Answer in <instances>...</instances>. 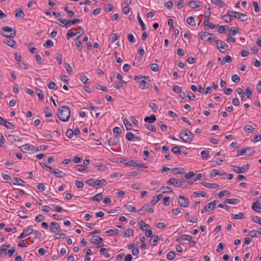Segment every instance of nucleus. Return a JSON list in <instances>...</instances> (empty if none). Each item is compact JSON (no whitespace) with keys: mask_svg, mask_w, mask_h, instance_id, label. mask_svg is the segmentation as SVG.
Listing matches in <instances>:
<instances>
[{"mask_svg":"<svg viewBox=\"0 0 261 261\" xmlns=\"http://www.w3.org/2000/svg\"><path fill=\"white\" fill-rule=\"evenodd\" d=\"M57 115L59 119L64 122L68 121L70 116V110L67 106H62L59 108Z\"/></svg>","mask_w":261,"mask_h":261,"instance_id":"1","label":"nucleus"},{"mask_svg":"<svg viewBox=\"0 0 261 261\" xmlns=\"http://www.w3.org/2000/svg\"><path fill=\"white\" fill-rule=\"evenodd\" d=\"M1 34L3 36L9 38H14L16 35L15 29L7 26L3 27L2 28Z\"/></svg>","mask_w":261,"mask_h":261,"instance_id":"2","label":"nucleus"},{"mask_svg":"<svg viewBox=\"0 0 261 261\" xmlns=\"http://www.w3.org/2000/svg\"><path fill=\"white\" fill-rule=\"evenodd\" d=\"M179 138L184 142H190L193 140L194 136L191 131L186 129L181 131L179 134Z\"/></svg>","mask_w":261,"mask_h":261,"instance_id":"3","label":"nucleus"},{"mask_svg":"<svg viewBox=\"0 0 261 261\" xmlns=\"http://www.w3.org/2000/svg\"><path fill=\"white\" fill-rule=\"evenodd\" d=\"M201 39L206 42L213 43L216 40V37L212 34L206 32H202L199 33Z\"/></svg>","mask_w":261,"mask_h":261,"instance_id":"4","label":"nucleus"},{"mask_svg":"<svg viewBox=\"0 0 261 261\" xmlns=\"http://www.w3.org/2000/svg\"><path fill=\"white\" fill-rule=\"evenodd\" d=\"M216 44L218 50L222 53H225L228 49V45L222 40H217Z\"/></svg>","mask_w":261,"mask_h":261,"instance_id":"5","label":"nucleus"},{"mask_svg":"<svg viewBox=\"0 0 261 261\" xmlns=\"http://www.w3.org/2000/svg\"><path fill=\"white\" fill-rule=\"evenodd\" d=\"M234 11L228 10L227 13L222 16V18L227 23H229L233 20L234 17Z\"/></svg>","mask_w":261,"mask_h":261,"instance_id":"6","label":"nucleus"},{"mask_svg":"<svg viewBox=\"0 0 261 261\" xmlns=\"http://www.w3.org/2000/svg\"><path fill=\"white\" fill-rule=\"evenodd\" d=\"M178 203L182 207H188L190 204V201L188 198L184 196H179Z\"/></svg>","mask_w":261,"mask_h":261,"instance_id":"7","label":"nucleus"},{"mask_svg":"<svg viewBox=\"0 0 261 261\" xmlns=\"http://www.w3.org/2000/svg\"><path fill=\"white\" fill-rule=\"evenodd\" d=\"M124 164L130 166H137L142 168H147V166H145L144 164L139 163L138 161H134L133 160H129L127 162L125 161Z\"/></svg>","mask_w":261,"mask_h":261,"instance_id":"8","label":"nucleus"},{"mask_svg":"<svg viewBox=\"0 0 261 261\" xmlns=\"http://www.w3.org/2000/svg\"><path fill=\"white\" fill-rule=\"evenodd\" d=\"M217 202L216 200H214L208 204H206L204 208L201 210V213H204L205 212H210L215 209Z\"/></svg>","mask_w":261,"mask_h":261,"instance_id":"9","label":"nucleus"},{"mask_svg":"<svg viewBox=\"0 0 261 261\" xmlns=\"http://www.w3.org/2000/svg\"><path fill=\"white\" fill-rule=\"evenodd\" d=\"M249 166L248 164L243 165L241 167H240L239 166H233V171L239 174L241 173H245L246 171H247L249 169Z\"/></svg>","mask_w":261,"mask_h":261,"instance_id":"10","label":"nucleus"},{"mask_svg":"<svg viewBox=\"0 0 261 261\" xmlns=\"http://www.w3.org/2000/svg\"><path fill=\"white\" fill-rule=\"evenodd\" d=\"M77 30H80V32H74L70 31L71 30H70L66 35L67 39L69 40L71 37L75 36L77 34H80L77 37V38H79L81 35L84 33V30L81 27L77 28Z\"/></svg>","mask_w":261,"mask_h":261,"instance_id":"11","label":"nucleus"},{"mask_svg":"<svg viewBox=\"0 0 261 261\" xmlns=\"http://www.w3.org/2000/svg\"><path fill=\"white\" fill-rule=\"evenodd\" d=\"M234 17L241 20L242 21H247L249 20V16L242 13L234 11Z\"/></svg>","mask_w":261,"mask_h":261,"instance_id":"12","label":"nucleus"},{"mask_svg":"<svg viewBox=\"0 0 261 261\" xmlns=\"http://www.w3.org/2000/svg\"><path fill=\"white\" fill-rule=\"evenodd\" d=\"M167 184L169 185H173L178 188L182 187L181 181L175 178H171L167 181Z\"/></svg>","mask_w":261,"mask_h":261,"instance_id":"13","label":"nucleus"},{"mask_svg":"<svg viewBox=\"0 0 261 261\" xmlns=\"http://www.w3.org/2000/svg\"><path fill=\"white\" fill-rule=\"evenodd\" d=\"M252 208L256 212H260L261 210V196L258 200L252 203Z\"/></svg>","mask_w":261,"mask_h":261,"instance_id":"14","label":"nucleus"},{"mask_svg":"<svg viewBox=\"0 0 261 261\" xmlns=\"http://www.w3.org/2000/svg\"><path fill=\"white\" fill-rule=\"evenodd\" d=\"M61 228L60 224L56 222H53L50 224V230L51 232L55 233L59 231Z\"/></svg>","mask_w":261,"mask_h":261,"instance_id":"15","label":"nucleus"},{"mask_svg":"<svg viewBox=\"0 0 261 261\" xmlns=\"http://www.w3.org/2000/svg\"><path fill=\"white\" fill-rule=\"evenodd\" d=\"M8 140L11 142V144L14 143L15 142H21L22 141V139H21L17 135H10L8 137Z\"/></svg>","mask_w":261,"mask_h":261,"instance_id":"16","label":"nucleus"},{"mask_svg":"<svg viewBox=\"0 0 261 261\" xmlns=\"http://www.w3.org/2000/svg\"><path fill=\"white\" fill-rule=\"evenodd\" d=\"M201 185L203 186H204L206 188H207L208 189H215L219 187V185L217 184L209 183V182H205V181H202L201 182Z\"/></svg>","mask_w":261,"mask_h":261,"instance_id":"17","label":"nucleus"},{"mask_svg":"<svg viewBox=\"0 0 261 261\" xmlns=\"http://www.w3.org/2000/svg\"><path fill=\"white\" fill-rule=\"evenodd\" d=\"M109 249L105 248H101L99 250L100 254L106 258L111 257V254L109 253Z\"/></svg>","mask_w":261,"mask_h":261,"instance_id":"18","label":"nucleus"},{"mask_svg":"<svg viewBox=\"0 0 261 261\" xmlns=\"http://www.w3.org/2000/svg\"><path fill=\"white\" fill-rule=\"evenodd\" d=\"M119 142V140L117 136H116L113 138H111L108 140V144L110 146H115L118 144Z\"/></svg>","mask_w":261,"mask_h":261,"instance_id":"19","label":"nucleus"},{"mask_svg":"<svg viewBox=\"0 0 261 261\" xmlns=\"http://www.w3.org/2000/svg\"><path fill=\"white\" fill-rule=\"evenodd\" d=\"M3 42L12 48L16 47V43L14 40L12 39L11 38H9V39L4 40L3 41Z\"/></svg>","mask_w":261,"mask_h":261,"instance_id":"20","label":"nucleus"},{"mask_svg":"<svg viewBox=\"0 0 261 261\" xmlns=\"http://www.w3.org/2000/svg\"><path fill=\"white\" fill-rule=\"evenodd\" d=\"M140 84L139 85V88L141 89L145 90L149 88V84L147 81H146L144 80V79L143 80H142L141 81H140Z\"/></svg>","mask_w":261,"mask_h":261,"instance_id":"21","label":"nucleus"},{"mask_svg":"<svg viewBox=\"0 0 261 261\" xmlns=\"http://www.w3.org/2000/svg\"><path fill=\"white\" fill-rule=\"evenodd\" d=\"M158 240H159V238H158V236H156V235L152 236L151 239L149 240V244L151 246H154L156 245Z\"/></svg>","mask_w":261,"mask_h":261,"instance_id":"22","label":"nucleus"},{"mask_svg":"<svg viewBox=\"0 0 261 261\" xmlns=\"http://www.w3.org/2000/svg\"><path fill=\"white\" fill-rule=\"evenodd\" d=\"M201 2L191 1L189 2L188 5L192 9H196L199 7H200V4Z\"/></svg>","mask_w":261,"mask_h":261,"instance_id":"23","label":"nucleus"},{"mask_svg":"<svg viewBox=\"0 0 261 261\" xmlns=\"http://www.w3.org/2000/svg\"><path fill=\"white\" fill-rule=\"evenodd\" d=\"M81 22V20L78 18L74 19L72 20H68V22L66 23V28H68L70 27L71 25L74 24H77Z\"/></svg>","mask_w":261,"mask_h":261,"instance_id":"24","label":"nucleus"},{"mask_svg":"<svg viewBox=\"0 0 261 261\" xmlns=\"http://www.w3.org/2000/svg\"><path fill=\"white\" fill-rule=\"evenodd\" d=\"M247 150H250L251 152H253V149L251 148H243L238 151V155H246Z\"/></svg>","mask_w":261,"mask_h":261,"instance_id":"25","label":"nucleus"},{"mask_svg":"<svg viewBox=\"0 0 261 261\" xmlns=\"http://www.w3.org/2000/svg\"><path fill=\"white\" fill-rule=\"evenodd\" d=\"M25 16L24 13L23 12L22 10L17 9L16 10L15 12V17H17L20 19H23Z\"/></svg>","mask_w":261,"mask_h":261,"instance_id":"26","label":"nucleus"},{"mask_svg":"<svg viewBox=\"0 0 261 261\" xmlns=\"http://www.w3.org/2000/svg\"><path fill=\"white\" fill-rule=\"evenodd\" d=\"M226 203L229 204L236 205L240 202V200L237 198L226 199L225 200Z\"/></svg>","mask_w":261,"mask_h":261,"instance_id":"27","label":"nucleus"},{"mask_svg":"<svg viewBox=\"0 0 261 261\" xmlns=\"http://www.w3.org/2000/svg\"><path fill=\"white\" fill-rule=\"evenodd\" d=\"M193 196L195 197H207V195L206 193L204 191H196L193 193Z\"/></svg>","mask_w":261,"mask_h":261,"instance_id":"28","label":"nucleus"},{"mask_svg":"<svg viewBox=\"0 0 261 261\" xmlns=\"http://www.w3.org/2000/svg\"><path fill=\"white\" fill-rule=\"evenodd\" d=\"M13 184L20 186H24L25 182L21 179L18 177H14L13 181Z\"/></svg>","mask_w":261,"mask_h":261,"instance_id":"29","label":"nucleus"},{"mask_svg":"<svg viewBox=\"0 0 261 261\" xmlns=\"http://www.w3.org/2000/svg\"><path fill=\"white\" fill-rule=\"evenodd\" d=\"M218 175H219L220 176H223V173L221 174L219 170H217V169H213V170H211L210 172V176L211 178L215 177Z\"/></svg>","mask_w":261,"mask_h":261,"instance_id":"30","label":"nucleus"},{"mask_svg":"<svg viewBox=\"0 0 261 261\" xmlns=\"http://www.w3.org/2000/svg\"><path fill=\"white\" fill-rule=\"evenodd\" d=\"M244 130L247 133H251L255 130V128L250 125H246L244 127Z\"/></svg>","mask_w":261,"mask_h":261,"instance_id":"31","label":"nucleus"},{"mask_svg":"<svg viewBox=\"0 0 261 261\" xmlns=\"http://www.w3.org/2000/svg\"><path fill=\"white\" fill-rule=\"evenodd\" d=\"M187 22L188 24L192 26L196 25L195 18L193 16H190L188 17L187 19Z\"/></svg>","mask_w":261,"mask_h":261,"instance_id":"32","label":"nucleus"},{"mask_svg":"<svg viewBox=\"0 0 261 261\" xmlns=\"http://www.w3.org/2000/svg\"><path fill=\"white\" fill-rule=\"evenodd\" d=\"M145 122H148L149 123H153L156 120V117L155 115H152L150 116L146 117L144 119Z\"/></svg>","mask_w":261,"mask_h":261,"instance_id":"33","label":"nucleus"},{"mask_svg":"<svg viewBox=\"0 0 261 261\" xmlns=\"http://www.w3.org/2000/svg\"><path fill=\"white\" fill-rule=\"evenodd\" d=\"M211 2L213 4L220 8L224 7L225 5L224 3L222 2L221 0H211Z\"/></svg>","mask_w":261,"mask_h":261,"instance_id":"34","label":"nucleus"},{"mask_svg":"<svg viewBox=\"0 0 261 261\" xmlns=\"http://www.w3.org/2000/svg\"><path fill=\"white\" fill-rule=\"evenodd\" d=\"M159 191H162L163 193H170L173 192V190L168 187H162Z\"/></svg>","mask_w":261,"mask_h":261,"instance_id":"35","label":"nucleus"},{"mask_svg":"<svg viewBox=\"0 0 261 261\" xmlns=\"http://www.w3.org/2000/svg\"><path fill=\"white\" fill-rule=\"evenodd\" d=\"M134 234V230L132 228H128L124 231V237H129L133 236Z\"/></svg>","mask_w":261,"mask_h":261,"instance_id":"36","label":"nucleus"},{"mask_svg":"<svg viewBox=\"0 0 261 261\" xmlns=\"http://www.w3.org/2000/svg\"><path fill=\"white\" fill-rule=\"evenodd\" d=\"M3 126H5L10 130H13L15 128V126L13 123L10 122H8L6 120Z\"/></svg>","mask_w":261,"mask_h":261,"instance_id":"37","label":"nucleus"},{"mask_svg":"<svg viewBox=\"0 0 261 261\" xmlns=\"http://www.w3.org/2000/svg\"><path fill=\"white\" fill-rule=\"evenodd\" d=\"M188 0H179L178 1L176 6L178 9H180L184 6V5L186 4Z\"/></svg>","mask_w":261,"mask_h":261,"instance_id":"38","label":"nucleus"},{"mask_svg":"<svg viewBox=\"0 0 261 261\" xmlns=\"http://www.w3.org/2000/svg\"><path fill=\"white\" fill-rule=\"evenodd\" d=\"M232 61V58L230 56L227 55L222 61L221 64L224 65L226 63H230Z\"/></svg>","mask_w":261,"mask_h":261,"instance_id":"39","label":"nucleus"},{"mask_svg":"<svg viewBox=\"0 0 261 261\" xmlns=\"http://www.w3.org/2000/svg\"><path fill=\"white\" fill-rule=\"evenodd\" d=\"M23 231L24 232L25 235L27 236L33 232V229L32 228V226H29L23 230Z\"/></svg>","mask_w":261,"mask_h":261,"instance_id":"40","label":"nucleus"},{"mask_svg":"<svg viewBox=\"0 0 261 261\" xmlns=\"http://www.w3.org/2000/svg\"><path fill=\"white\" fill-rule=\"evenodd\" d=\"M138 21H139V23L141 25V29L143 30H145L146 29V26H145L144 23L143 22L142 18H141L139 13L138 14Z\"/></svg>","mask_w":261,"mask_h":261,"instance_id":"41","label":"nucleus"},{"mask_svg":"<svg viewBox=\"0 0 261 261\" xmlns=\"http://www.w3.org/2000/svg\"><path fill=\"white\" fill-rule=\"evenodd\" d=\"M180 238L182 240H185V241H188L189 242L190 241H191V240H192V239H193V237L191 235L185 234L181 235L180 236Z\"/></svg>","mask_w":261,"mask_h":261,"instance_id":"42","label":"nucleus"},{"mask_svg":"<svg viewBox=\"0 0 261 261\" xmlns=\"http://www.w3.org/2000/svg\"><path fill=\"white\" fill-rule=\"evenodd\" d=\"M86 183L88 185L92 186H98V180L94 181L92 179L87 180L86 181Z\"/></svg>","mask_w":261,"mask_h":261,"instance_id":"43","label":"nucleus"},{"mask_svg":"<svg viewBox=\"0 0 261 261\" xmlns=\"http://www.w3.org/2000/svg\"><path fill=\"white\" fill-rule=\"evenodd\" d=\"M44 113L45 116L47 117H51L53 115L52 111L48 107L45 108Z\"/></svg>","mask_w":261,"mask_h":261,"instance_id":"44","label":"nucleus"},{"mask_svg":"<svg viewBox=\"0 0 261 261\" xmlns=\"http://www.w3.org/2000/svg\"><path fill=\"white\" fill-rule=\"evenodd\" d=\"M123 123L125 126L126 130H131L132 129V124L127 120V119H124L123 120Z\"/></svg>","mask_w":261,"mask_h":261,"instance_id":"45","label":"nucleus"},{"mask_svg":"<svg viewBox=\"0 0 261 261\" xmlns=\"http://www.w3.org/2000/svg\"><path fill=\"white\" fill-rule=\"evenodd\" d=\"M200 154L203 158L206 159L209 156L210 151L207 150H203L201 151Z\"/></svg>","mask_w":261,"mask_h":261,"instance_id":"46","label":"nucleus"},{"mask_svg":"<svg viewBox=\"0 0 261 261\" xmlns=\"http://www.w3.org/2000/svg\"><path fill=\"white\" fill-rule=\"evenodd\" d=\"M211 14V9L210 7L208 8L205 10L204 12V18L210 19Z\"/></svg>","mask_w":261,"mask_h":261,"instance_id":"47","label":"nucleus"},{"mask_svg":"<svg viewBox=\"0 0 261 261\" xmlns=\"http://www.w3.org/2000/svg\"><path fill=\"white\" fill-rule=\"evenodd\" d=\"M149 107L151 108L154 112H155L158 110V106L153 102H150L149 103Z\"/></svg>","mask_w":261,"mask_h":261,"instance_id":"48","label":"nucleus"},{"mask_svg":"<svg viewBox=\"0 0 261 261\" xmlns=\"http://www.w3.org/2000/svg\"><path fill=\"white\" fill-rule=\"evenodd\" d=\"M232 81L235 83H238L240 82L241 79L238 74H233L231 77Z\"/></svg>","mask_w":261,"mask_h":261,"instance_id":"49","label":"nucleus"},{"mask_svg":"<svg viewBox=\"0 0 261 261\" xmlns=\"http://www.w3.org/2000/svg\"><path fill=\"white\" fill-rule=\"evenodd\" d=\"M175 253L174 251H169L167 254V258L169 260H172L174 258Z\"/></svg>","mask_w":261,"mask_h":261,"instance_id":"50","label":"nucleus"},{"mask_svg":"<svg viewBox=\"0 0 261 261\" xmlns=\"http://www.w3.org/2000/svg\"><path fill=\"white\" fill-rule=\"evenodd\" d=\"M237 93L239 94V95L240 96L241 99L243 100L244 97H245V94L243 90L241 88H238L237 89Z\"/></svg>","mask_w":261,"mask_h":261,"instance_id":"51","label":"nucleus"},{"mask_svg":"<svg viewBox=\"0 0 261 261\" xmlns=\"http://www.w3.org/2000/svg\"><path fill=\"white\" fill-rule=\"evenodd\" d=\"M43 46L46 48L52 47L54 46V42L51 40H47L44 44Z\"/></svg>","mask_w":261,"mask_h":261,"instance_id":"52","label":"nucleus"},{"mask_svg":"<svg viewBox=\"0 0 261 261\" xmlns=\"http://www.w3.org/2000/svg\"><path fill=\"white\" fill-rule=\"evenodd\" d=\"M145 126L147 129L150 131L154 132L156 130L155 127L151 124H146L145 125Z\"/></svg>","mask_w":261,"mask_h":261,"instance_id":"53","label":"nucleus"},{"mask_svg":"<svg viewBox=\"0 0 261 261\" xmlns=\"http://www.w3.org/2000/svg\"><path fill=\"white\" fill-rule=\"evenodd\" d=\"M113 8L114 7L112 5L108 4V5H106L104 6L103 9L106 12H110L113 9Z\"/></svg>","mask_w":261,"mask_h":261,"instance_id":"54","label":"nucleus"},{"mask_svg":"<svg viewBox=\"0 0 261 261\" xmlns=\"http://www.w3.org/2000/svg\"><path fill=\"white\" fill-rule=\"evenodd\" d=\"M244 214L243 213H239L238 214L232 215V218L234 219H241L243 218Z\"/></svg>","mask_w":261,"mask_h":261,"instance_id":"55","label":"nucleus"},{"mask_svg":"<svg viewBox=\"0 0 261 261\" xmlns=\"http://www.w3.org/2000/svg\"><path fill=\"white\" fill-rule=\"evenodd\" d=\"M159 66L157 64L153 63L150 65V69L152 71L156 72L159 70Z\"/></svg>","mask_w":261,"mask_h":261,"instance_id":"56","label":"nucleus"},{"mask_svg":"<svg viewBox=\"0 0 261 261\" xmlns=\"http://www.w3.org/2000/svg\"><path fill=\"white\" fill-rule=\"evenodd\" d=\"M230 195V192L228 191L223 190V191H220V192L219 193V196L220 198H222L226 195Z\"/></svg>","mask_w":261,"mask_h":261,"instance_id":"57","label":"nucleus"},{"mask_svg":"<svg viewBox=\"0 0 261 261\" xmlns=\"http://www.w3.org/2000/svg\"><path fill=\"white\" fill-rule=\"evenodd\" d=\"M261 140V135L257 134L253 137L252 139H251V141L253 142H257Z\"/></svg>","mask_w":261,"mask_h":261,"instance_id":"58","label":"nucleus"},{"mask_svg":"<svg viewBox=\"0 0 261 261\" xmlns=\"http://www.w3.org/2000/svg\"><path fill=\"white\" fill-rule=\"evenodd\" d=\"M126 138L128 141H132L135 138V135L130 132H128L126 135Z\"/></svg>","mask_w":261,"mask_h":261,"instance_id":"59","label":"nucleus"},{"mask_svg":"<svg viewBox=\"0 0 261 261\" xmlns=\"http://www.w3.org/2000/svg\"><path fill=\"white\" fill-rule=\"evenodd\" d=\"M125 209L129 212H135L136 211L135 207L130 205H125Z\"/></svg>","mask_w":261,"mask_h":261,"instance_id":"60","label":"nucleus"},{"mask_svg":"<svg viewBox=\"0 0 261 261\" xmlns=\"http://www.w3.org/2000/svg\"><path fill=\"white\" fill-rule=\"evenodd\" d=\"M119 36L118 35V34L114 33V34H111L110 39L111 40V41L112 42H114L115 41H116L119 38Z\"/></svg>","mask_w":261,"mask_h":261,"instance_id":"61","label":"nucleus"},{"mask_svg":"<svg viewBox=\"0 0 261 261\" xmlns=\"http://www.w3.org/2000/svg\"><path fill=\"white\" fill-rule=\"evenodd\" d=\"M64 67L68 73L72 72V68L68 63H64Z\"/></svg>","mask_w":261,"mask_h":261,"instance_id":"62","label":"nucleus"},{"mask_svg":"<svg viewBox=\"0 0 261 261\" xmlns=\"http://www.w3.org/2000/svg\"><path fill=\"white\" fill-rule=\"evenodd\" d=\"M75 168L76 170L82 172L84 171L86 167L84 165H77L76 166Z\"/></svg>","mask_w":261,"mask_h":261,"instance_id":"63","label":"nucleus"},{"mask_svg":"<svg viewBox=\"0 0 261 261\" xmlns=\"http://www.w3.org/2000/svg\"><path fill=\"white\" fill-rule=\"evenodd\" d=\"M252 220L261 226V218L260 217L255 216L253 218Z\"/></svg>","mask_w":261,"mask_h":261,"instance_id":"64","label":"nucleus"}]
</instances>
